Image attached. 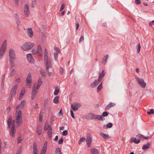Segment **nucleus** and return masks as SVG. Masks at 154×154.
I'll return each mask as SVG.
<instances>
[{
	"label": "nucleus",
	"mask_w": 154,
	"mask_h": 154,
	"mask_svg": "<svg viewBox=\"0 0 154 154\" xmlns=\"http://www.w3.org/2000/svg\"><path fill=\"white\" fill-rule=\"evenodd\" d=\"M47 50L45 49L44 52V60L46 66V70L48 75L50 76L53 71L52 65L50 59L48 58Z\"/></svg>",
	"instance_id": "f257e3e1"
},
{
	"label": "nucleus",
	"mask_w": 154,
	"mask_h": 154,
	"mask_svg": "<svg viewBox=\"0 0 154 154\" xmlns=\"http://www.w3.org/2000/svg\"><path fill=\"white\" fill-rule=\"evenodd\" d=\"M34 44L29 42L24 44L21 46L22 49L25 51H28L31 49L34 46Z\"/></svg>",
	"instance_id": "f03ea898"
},
{
	"label": "nucleus",
	"mask_w": 154,
	"mask_h": 154,
	"mask_svg": "<svg viewBox=\"0 0 154 154\" xmlns=\"http://www.w3.org/2000/svg\"><path fill=\"white\" fill-rule=\"evenodd\" d=\"M16 122L18 124V125H20L22 121V113L21 111H19L17 114L16 117Z\"/></svg>",
	"instance_id": "7ed1b4c3"
},
{
	"label": "nucleus",
	"mask_w": 154,
	"mask_h": 154,
	"mask_svg": "<svg viewBox=\"0 0 154 154\" xmlns=\"http://www.w3.org/2000/svg\"><path fill=\"white\" fill-rule=\"evenodd\" d=\"M14 122L15 120H14L13 121L12 120V126L9 131L10 134L13 137H14L15 133V125L14 123Z\"/></svg>",
	"instance_id": "20e7f679"
},
{
	"label": "nucleus",
	"mask_w": 154,
	"mask_h": 154,
	"mask_svg": "<svg viewBox=\"0 0 154 154\" xmlns=\"http://www.w3.org/2000/svg\"><path fill=\"white\" fill-rule=\"evenodd\" d=\"M137 80L140 86L143 88H144L146 85V83L144 82L143 79L141 78H137Z\"/></svg>",
	"instance_id": "39448f33"
},
{
	"label": "nucleus",
	"mask_w": 154,
	"mask_h": 154,
	"mask_svg": "<svg viewBox=\"0 0 154 154\" xmlns=\"http://www.w3.org/2000/svg\"><path fill=\"white\" fill-rule=\"evenodd\" d=\"M81 105L79 103L76 102L71 105V107L74 111H77L78 108L81 106Z\"/></svg>",
	"instance_id": "423d86ee"
},
{
	"label": "nucleus",
	"mask_w": 154,
	"mask_h": 154,
	"mask_svg": "<svg viewBox=\"0 0 154 154\" xmlns=\"http://www.w3.org/2000/svg\"><path fill=\"white\" fill-rule=\"evenodd\" d=\"M17 88V85H15L14 87H13L11 91L10 98H12L13 97L15 96Z\"/></svg>",
	"instance_id": "0eeeda50"
},
{
	"label": "nucleus",
	"mask_w": 154,
	"mask_h": 154,
	"mask_svg": "<svg viewBox=\"0 0 154 154\" xmlns=\"http://www.w3.org/2000/svg\"><path fill=\"white\" fill-rule=\"evenodd\" d=\"M37 92V90L35 88V84H34L32 87V89L31 93V98L32 99H33Z\"/></svg>",
	"instance_id": "6e6552de"
},
{
	"label": "nucleus",
	"mask_w": 154,
	"mask_h": 154,
	"mask_svg": "<svg viewBox=\"0 0 154 154\" xmlns=\"http://www.w3.org/2000/svg\"><path fill=\"white\" fill-rule=\"evenodd\" d=\"M24 14L27 17H28L29 15V6L27 4H25L24 6Z\"/></svg>",
	"instance_id": "1a4fd4ad"
},
{
	"label": "nucleus",
	"mask_w": 154,
	"mask_h": 154,
	"mask_svg": "<svg viewBox=\"0 0 154 154\" xmlns=\"http://www.w3.org/2000/svg\"><path fill=\"white\" fill-rule=\"evenodd\" d=\"M47 142H45L44 143L42 149L41 151V154H45L47 151Z\"/></svg>",
	"instance_id": "9d476101"
},
{
	"label": "nucleus",
	"mask_w": 154,
	"mask_h": 154,
	"mask_svg": "<svg viewBox=\"0 0 154 154\" xmlns=\"http://www.w3.org/2000/svg\"><path fill=\"white\" fill-rule=\"evenodd\" d=\"M9 55L10 59H13L15 58V54L14 51L13 49H10L9 52Z\"/></svg>",
	"instance_id": "9b49d317"
},
{
	"label": "nucleus",
	"mask_w": 154,
	"mask_h": 154,
	"mask_svg": "<svg viewBox=\"0 0 154 154\" xmlns=\"http://www.w3.org/2000/svg\"><path fill=\"white\" fill-rule=\"evenodd\" d=\"M27 35L30 37H32L33 35V33L31 28H28L26 29Z\"/></svg>",
	"instance_id": "f8f14e48"
},
{
	"label": "nucleus",
	"mask_w": 154,
	"mask_h": 154,
	"mask_svg": "<svg viewBox=\"0 0 154 154\" xmlns=\"http://www.w3.org/2000/svg\"><path fill=\"white\" fill-rule=\"evenodd\" d=\"M48 129V130L47 133L48 138L50 139H51L52 137V129L50 125H49Z\"/></svg>",
	"instance_id": "ddd939ff"
},
{
	"label": "nucleus",
	"mask_w": 154,
	"mask_h": 154,
	"mask_svg": "<svg viewBox=\"0 0 154 154\" xmlns=\"http://www.w3.org/2000/svg\"><path fill=\"white\" fill-rule=\"evenodd\" d=\"M48 129V130L47 133L48 138L50 139H51L52 137V129L50 125H49Z\"/></svg>",
	"instance_id": "4468645a"
},
{
	"label": "nucleus",
	"mask_w": 154,
	"mask_h": 154,
	"mask_svg": "<svg viewBox=\"0 0 154 154\" xmlns=\"http://www.w3.org/2000/svg\"><path fill=\"white\" fill-rule=\"evenodd\" d=\"M26 57L28 61L30 63H34L35 60L34 58L30 54H28L26 55Z\"/></svg>",
	"instance_id": "2eb2a0df"
},
{
	"label": "nucleus",
	"mask_w": 154,
	"mask_h": 154,
	"mask_svg": "<svg viewBox=\"0 0 154 154\" xmlns=\"http://www.w3.org/2000/svg\"><path fill=\"white\" fill-rule=\"evenodd\" d=\"M26 104V101L24 100L21 101L20 104H19L18 106H17L16 107V110L18 109L19 108L23 109L25 105Z\"/></svg>",
	"instance_id": "dca6fc26"
},
{
	"label": "nucleus",
	"mask_w": 154,
	"mask_h": 154,
	"mask_svg": "<svg viewBox=\"0 0 154 154\" xmlns=\"http://www.w3.org/2000/svg\"><path fill=\"white\" fill-rule=\"evenodd\" d=\"M26 83L28 85H31V83L32 82L31 75L30 73H29L27 76L26 79Z\"/></svg>",
	"instance_id": "f3484780"
},
{
	"label": "nucleus",
	"mask_w": 154,
	"mask_h": 154,
	"mask_svg": "<svg viewBox=\"0 0 154 154\" xmlns=\"http://www.w3.org/2000/svg\"><path fill=\"white\" fill-rule=\"evenodd\" d=\"M6 42L5 41L2 45L0 51L5 52L6 49Z\"/></svg>",
	"instance_id": "a211bd4d"
},
{
	"label": "nucleus",
	"mask_w": 154,
	"mask_h": 154,
	"mask_svg": "<svg viewBox=\"0 0 154 154\" xmlns=\"http://www.w3.org/2000/svg\"><path fill=\"white\" fill-rule=\"evenodd\" d=\"M92 138L91 135H88L87 138L86 142L88 147L90 146L91 143Z\"/></svg>",
	"instance_id": "6ab92c4d"
},
{
	"label": "nucleus",
	"mask_w": 154,
	"mask_h": 154,
	"mask_svg": "<svg viewBox=\"0 0 154 154\" xmlns=\"http://www.w3.org/2000/svg\"><path fill=\"white\" fill-rule=\"evenodd\" d=\"M26 92V91L25 90V88H22L20 93V96L18 98V99L19 100L21 99Z\"/></svg>",
	"instance_id": "aec40b11"
},
{
	"label": "nucleus",
	"mask_w": 154,
	"mask_h": 154,
	"mask_svg": "<svg viewBox=\"0 0 154 154\" xmlns=\"http://www.w3.org/2000/svg\"><path fill=\"white\" fill-rule=\"evenodd\" d=\"M36 53H38L40 56L42 55V49L41 46L40 45H38L36 52Z\"/></svg>",
	"instance_id": "412c9836"
},
{
	"label": "nucleus",
	"mask_w": 154,
	"mask_h": 154,
	"mask_svg": "<svg viewBox=\"0 0 154 154\" xmlns=\"http://www.w3.org/2000/svg\"><path fill=\"white\" fill-rule=\"evenodd\" d=\"M48 98L44 100V106L45 109H50V107H48Z\"/></svg>",
	"instance_id": "4be33fe9"
},
{
	"label": "nucleus",
	"mask_w": 154,
	"mask_h": 154,
	"mask_svg": "<svg viewBox=\"0 0 154 154\" xmlns=\"http://www.w3.org/2000/svg\"><path fill=\"white\" fill-rule=\"evenodd\" d=\"M38 150L36 143L34 142L33 143V154H37Z\"/></svg>",
	"instance_id": "5701e85b"
},
{
	"label": "nucleus",
	"mask_w": 154,
	"mask_h": 154,
	"mask_svg": "<svg viewBox=\"0 0 154 154\" xmlns=\"http://www.w3.org/2000/svg\"><path fill=\"white\" fill-rule=\"evenodd\" d=\"M105 75V73L103 70L100 73V74L98 77V82H100L102 78L104 77Z\"/></svg>",
	"instance_id": "b1692460"
},
{
	"label": "nucleus",
	"mask_w": 154,
	"mask_h": 154,
	"mask_svg": "<svg viewBox=\"0 0 154 154\" xmlns=\"http://www.w3.org/2000/svg\"><path fill=\"white\" fill-rule=\"evenodd\" d=\"M108 57V54H106L103 57L102 61V63L104 65H105L106 64Z\"/></svg>",
	"instance_id": "393cba45"
},
{
	"label": "nucleus",
	"mask_w": 154,
	"mask_h": 154,
	"mask_svg": "<svg viewBox=\"0 0 154 154\" xmlns=\"http://www.w3.org/2000/svg\"><path fill=\"white\" fill-rule=\"evenodd\" d=\"M133 142L135 143L138 144L140 143V140H137L136 138H132L130 141V142L132 143Z\"/></svg>",
	"instance_id": "a878e982"
},
{
	"label": "nucleus",
	"mask_w": 154,
	"mask_h": 154,
	"mask_svg": "<svg viewBox=\"0 0 154 154\" xmlns=\"http://www.w3.org/2000/svg\"><path fill=\"white\" fill-rule=\"evenodd\" d=\"M97 82V80H95V81L92 83L91 85V86L92 88H94L96 87V85L98 84L99 82Z\"/></svg>",
	"instance_id": "bb28decb"
},
{
	"label": "nucleus",
	"mask_w": 154,
	"mask_h": 154,
	"mask_svg": "<svg viewBox=\"0 0 154 154\" xmlns=\"http://www.w3.org/2000/svg\"><path fill=\"white\" fill-rule=\"evenodd\" d=\"M150 145V143L148 142L146 144H144L143 146L142 149L143 150L147 149L149 147Z\"/></svg>",
	"instance_id": "cd10ccee"
},
{
	"label": "nucleus",
	"mask_w": 154,
	"mask_h": 154,
	"mask_svg": "<svg viewBox=\"0 0 154 154\" xmlns=\"http://www.w3.org/2000/svg\"><path fill=\"white\" fill-rule=\"evenodd\" d=\"M113 125L112 124V123L109 122L106 125H104L103 127L105 129L107 128H111Z\"/></svg>",
	"instance_id": "c85d7f7f"
},
{
	"label": "nucleus",
	"mask_w": 154,
	"mask_h": 154,
	"mask_svg": "<svg viewBox=\"0 0 154 154\" xmlns=\"http://www.w3.org/2000/svg\"><path fill=\"white\" fill-rule=\"evenodd\" d=\"M100 135L105 139H108L110 138V137L108 135L103 133H101Z\"/></svg>",
	"instance_id": "c756f323"
},
{
	"label": "nucleus",
	"mask_w": 154,
	"mask_h": 154,
	"mask_svg": "<svg viewBox=\"0 0 154 154\" xmlns=\"http://www.w3.org/2000/svg\"><path fill=\"white\" fill-rule=\"evenodd\" d=\"M91 151L92 152V154H99L98 150L96 149L93 148L91 149Z\"/></svg>",
	"instance_id": "7c9ffc66"
},
{
	"label": "nucleus",
	"mask_w": 154,
	"mask_h": 154,
	"mask_svg": "<svg viewBox=\"0 0 154 154\" xmlns=\"http://www.w3.org/2000/svg\"><path fill=\"white\" fill-rule=\"evenodd\" d=\"M55 154H62L61 149L60 147H58L56 149Z\"/></svg>",
	"instance_id": "2f4dec72"
},
{
	"label": "nucleus",
	"mask_w": 154,
	"mask_h": 154,
	"mask_svg": "<svg viewBox=\"0 0 154 154\" xmlns=\"http://www.w3.org/2000/svg\"><path fill=\"white\" fill-rule=\"evenodd\" d=\"M113 103H110L106 107L105 109L106 110H107L109 109L110 108L113 106Z\"/></svg>",
	"instance_id": "473e14b6"
},
{
	"label": "nucleus",
	"mask_w": 154,
	"mask_h": 154,
	"mask_svg": "<svg viewBox=\"0 0 154 154\" xmlns=\"http://www.w3.org/2000/svg\"><path fill=\"white\" fill-rule=\"evenodd\" d=\"M59 96H56L53 100V102L55 103H57L59 102Z\"/></svg>",
	"instance_id": "72a5a7b5"
},
{
	"label": "nucleus",
	"mask_w": 154,
	"mask_h": 154,
	"mask_svg": "<svg viewBox=\"0 0 154 154\" xmlns=\"http://www.w3.org/2000/svg\"><path fill=\"white\" fill-rule=\"evenodd\" d=\"M60 91V90L58 88V87L57 86H56L55 88V91L54 92V94L55 95H57L58 93Z\"/></svg>",
	"instance_id": "f704fd0d"
},
{
	"label": "nucleus",
	"mask_w": 154,
	"mask_h": 154,
	"mask_svg": "<svg viewBox=\"0 0 154 154\" xmlns=\"http://www.w3.org/2000/svg\"><path fill=\"white\" fill-rule=\"evenodd\" d=\"M16 73V71L13 68L10 74V76L11 77H12Z\"/></svg>",
	"instance_id": "c9c22d12"
},
{
	"label": "nucleus",
	"mask_w": 154,
	"mask_h": 154,
	"mask_svg": "<svg viewBox=\"0 0 154 154\" xmlns=\"http://www.w3.org/2000/svg\"><path fill=\"white\" fill-rule=\"evenodd\" d=\"M86 140L85 138L84 137H82L79 140V144H80L82 142H85Z\"/></svg>",
	"instance_id": "e433bc0d"
},
{
	"label": "nucleus",
	"mask_w": 154,
	"mask_h": 154,
	"mask_svg": "<svg viewBox=\"0 0 154 154\" xmlns=\"http://www.w3.org/2000/svg\"><path fill=\"white\" fill-rule=\"evenodd\" d=\"M102 83H101L97 87V92H98L102 89Z\"/></svg>",
	"instance_id": "4c0bfd02"
},
{
	"label": "nucleus",
	"mask_w": 154,
	"mask_h": 154,
	"mask_svg": "<svg viewBox=\"0 0 154 154\" xmlns=\"http://www.w3.org/2000/svg\"><path fill=\"white\" fill-rule=\"evenodd\" d=\"M43 82V80L42 79L39 78L38 80L37 85L41 86V84Z\"/></svg>",
	"instance_id": "58836bf2"
},
{
	"label": "nucleus",
	"mask_w": 154,
	"mask_h": 154,
	"mask_svg": "<svg viewBox=\"0 0 154 154\" xmlns=\"http://www.w3.org/2000/svg\"><path fill=\"white\" fill-rule=\"evenodd\" d=\"M54 60L56 61H57V59L58 57V54L57 52H55L54 54Z\"/></svg>",
	"instance_id": "ea45409f"
},
{
	"label": "nucleus",
	"mask_w": 154,
	"mask_h": 154,
	"mask_svg": "<svg viewBox=\"0 0 154 154\" xmlns=\"http://www.w3.org/2000/svg\"><path fill=\"white\" fill-rule=\"evenodd\" d=\"M12 118L11 116H10L8 119L7 121V124L8 125H9V122H12Z\"/></svg>",
	"instance_id": "a19ab883"
},
{
	"label": "nucleus",
	"mask_w": 154,
	"mask_h": 154,
	"mask_svg": "<svg viewBox=\"0 0 154 154\" xmlns=\"http://www.w3.org/2000/svg\"><path fill=\"white\" fill-rule=\"evenodd\" d=\"M40 73L43 76H46V73L42 69L40 70Z\"/></svg>",
	"instance_id": "79ce46f5"
},
{
	"label": "nucleus",
	"mask_w": 154,
	"mask_h": 154,
	"mask_svg": "<svg viewBox=\"0 0 154 154\" xmlns=\"http://www.w3.org/2000/svg\"><path fill=\"white\" fill-rule=\"evenodd\" d=\"M103 117L101 115H97V119L98 120H103Z\"/></svg>",
	"instance_id": "37998d69"
},
{
	"label": "nucleus",
	"mask_w": 154,
	"mask_h": 154,
	"mask_svg": "<svg viewBox=\"0 0 154 154\" xmlns=\"http://www.w3.org/2000/svg\"><path fill=\"white\" fill-rule=\"evenodd\" d=\"M19 0H14V3L15 4V5L17 7H18L19 6L18 3L19 2Z\"/></svg>",
	"instance_id": "c03bdc74"
},
{
	"label": "nucleus",
	"mask_w": 154,
	"mask_h": 154,
	"mask_svg": "<svg viewBox=\"0 0 154 154\" xmlns=\"http://www.w3.org/2000/svg\"><path fill=\"white\" fill-rule=\"evenodd\" d=\"M63 138L62 137L59 140L58 143L59 144H62L63 142Z\"/></svg>",
	"instance_id": "a18cd8bd"
},
{
	"label": "nucleus",
	"mask_w": 154,
	"mask_h": 154,
	"mask_svg": "<svg viewBox=\"0 0 154 154\" xmlns=\"http://www.w3.org/2000/svg\"><path fill=\"white\" fill-rule=\"evenodd\" d=\"M137 52L138 53H139L140 51V48H141V46H140V44L139 43L137 46Z\"/></svg>",
	"instance_id": "49530a36"
},
{
	"label": "nucleus",
	"mask_w": 154,
	"mask_h": 154,
	"mask_svg": "<svg viewBox=\"0 0 154 154\" xmlns=\"http://www.w3.org/2000/svg\"><path fill=\"white\" fill-rule=\"evenodd\" d=\"M22 139H21V136H20L18 137L17 139V143H19L21 142Z\"/></svg>",
	"instance_id": "de8ad7c7"
},
{
	"label": "nucleus",
	"mask_w": 154,
	"mask_h": 154,
	"mask_svg": "<svg viewBox=\"0 0 154 154\" xmlns=\"http://www.w3.org/2000/svg\"><path fill=\"white\" fill-rule=\"evenodd\" d=\"M97 115H95L94 114L92 115L91 118L92 119H97Z\"/></svg>",
	"instance_id": "09e8293b"
},
{
	"label": "nucleus",
	"mask_w": 154,
	"mask_h": 154,
	"mask_svg": "<svg viewBox=\"0 0 154 154\" xmlns=\"http://www.w3.org/2000/svg\"><path fill=\"white\" fill-rule=\"evenodd\" d=\"M68 134V131L67 130L64 131L62 133L63 135L65 136L67 135Z\"/></svg>",
	"instance_id": "8fccbe9b"
},
{
	"label": "nucleus",
	"mask_w": 154,
	"mask_h": 154,
	"mask_svg": "<svg viewBox=\"0 0 154 154\" xmlns=\"http://www.w3.org/2000/svg\"><path fill=\"white\" fill-rule=\"evenodd\" d=\"M49 125H47L45 124L44 126V130L45 131H46L47 130H48V127H49Z\"/></svg>",
	"instance_id": "3c124183"
},
{
	"label": "nucleus",
	"mask_w": 154,
	"mask_h": 154,
	"mask_svg": "<svg viewBox=\"0 0 154 154\" xmlns=\"http://www.w3.org/2000/svg\"><path fill=\"white\" fill-rule=\"evenodd\" d=\"M15 59V58L10 59L9 61L11 63V64H14V60Z\"/></svg>",
	"instance_id": "603ef678"
},
{
	"label": "nucleus",
	"mask_w": 154,
	"mask_h": 154,
	"mask_svg": "<svg viewBox=\"0 0 154 154\" xmlns=\"http://www.w3.org/2000/svg\"><path fill=\"white\" fill-rule=\"evenodd\" d=\"M36 2L35 0H33L32 2V7L33 8L34 7V5L35 4Z\"/></svg>",
	"instance_id": "864d4df0"
},
{
	"label": "nucleus",
	"mask_w": 154,
	"mask_h": 154,
	"mask_svg": "<svg viewBox=\"0 0 154 154\" xmlns=\"http://www.w3.org/2000/svg\"><path fill=\"white\" fill-rule=\"evenodd\" d=\"M108 112H104L103 113L102 115L103 116H108Z\"/></svg>",
	"instance_id": "5fc2aeb1"
},
{
	"label": "nucleus",
	"mask_w": 154,
	"mask_h": 154,
	"mask_svg": "<svg viewBox=\"0 0 154 154\" xmlns=\"http://www.w3.org/2000/svg\"><path fill=\"white\" fill-rule=\"evenodd\" d=\"M65 7V5L64 4H62L61 6L60 11H62L64 8Z\"/></svg>",
	"instance_id": "6e6d98bb"
},
{
	"label": "nucleus",
	"mask_w": 154,
	"mask_h": 154,
	"mask_svg": "<svg viewBox=\"0 0 154 154\" xmlns=\"http://www.w3.org/2000/svg\"><path fill=\"white\" fill-rule=\"evenodd\" d=\"M60 74H63L64 71L62 67H60Z\"/></svg>",
	"instance_id": "4d7b16f0"
},
{
	"label": "nucleus",
	"mask_w": 154,
	"mask_h": 154,
	"mask_svg": "<svg viewBox=\"0 0 154 154\" xmlns=\"http://www.w3.org/2000/svg\"><path fill=\"white\" fill-rule=\"evenodd\" d=\"M143 136L142 135H141L140 134H139L137 135V137L138 138H140L141 139V137H143Z\"/></svg>",
	"instance_id": "13d9d810"
},
{
	"label": "nucleus",
	"mask_w": 154,
	"mask_h": 154,
	"mask_svg": "<svg viewBox=\"0 0 154 154\" xmlns=\"http://www.w3.org/2000/svg\"><path fill=\"white\" fill-rule=\"evenodd\" d=\"M70 112L71 113V116L74 119V113H73V112L72 111V110H71L70 111Z\"/></svg>",
	"instance_id": "bf43d9fd"
},
{
	"label": "nucleus",
	"mask_w": 154,
	"mask_h": 154,
	"mask_svg": "<svg viewBox=\"0 0 154 154\" xmlns=\"http://www.w3.org/2000/svg\"><path fill=\"white\" fill-rule=\"evenodd\" d=\"M36 132L38 135H40L41 134L42 131L40 129L37 130Z\"/></svg>",
	"instance_id": "052dcab7"
},
{
	"label": "nucleus",
	"mask_w": 154,
	"mask_h": 154,
	"mask_svg": "<svg viewBox=\"0 0 154 154\" xmlns=\"http://www.w3.org/2000/svg\"><path fill=\"white\" fill-rule=\"evenodd\" d=\"M5 52L0 51V58H2Z\"/></svg>",
	"instance_id": "680f3d73"
},
{
	"label": "nucleus",
	"mask_w": 154,
	"mask_h": 154,
	"mask_svg": "<svg viewBox=\"0 0 154 154\" xmlns=\"http://www.w3.org/2000/svg\"><path fill=\"white\" fill-rule=\"evenodd\" d=\"M76 26V30H77L78 29L79 27V24L78 23H75Z\"/></svg>",
	"instance_id": "e2e57ef3"
},
{
	"label": "nucleus",
	"mask_w": 154,
	"mask_h": 154,
	"mask_svg": "<svg viewBox=\"0 0 154 154\" xmlns=\"http://www.w3.org/2000/svg\"><path fill=\"white\" fill-rule=\"evenodd\" d=\"M135 3L137 4H140L141 3L140 0H135Z\"/></svg>",
	"instance_id": "0e129e2a"
},
{
	"label": "nucleus",
	"mask_w": 154,
	"mask_h": 154,
	"mask_svg": "<svg viewBox=\"0 0 154 154\" xmlns=\"http://www.w3.org/2000/svg\"><path fill=\"white\" fill-rule=\"evenodd\" d=\"M55 50L57 52H60V50L59 49V48H58L57 47H54V48Z\"/></svg>",
	"instance_id": "69168bd1"
},
{
	"label": "nucleus",
	"mask_w": 154,
	"mask_h": 154,
	"mask_svg": "<svg viewBox=\"0 0 154 154\" xmlns=\"http://www.w3.org/2000/svg\"><path fill=\"white\" fill-rule=\"evenodd\" d=\"M21 152V149H18L17 152L16 154H20Z\"/></svg>",
	"instance_id": "338daca9"
},
{
	"label": "nucleus",
	"mask_w": 154,
	"mask_h": 154,
	"mask_svg": "<svg viewBox=\"0 0 154 154\" xmlns=\"http://www.w3.org/2000/svg\"><path fill=\"white\" fill-rule=\"evenodd\" d=\"M84 37L83 36H82L80 38L79 40V42H80L84 40Z\"/></svg>",
	"instance_id": "774afa93"
}]
</instances>
